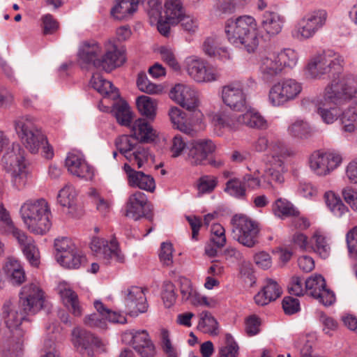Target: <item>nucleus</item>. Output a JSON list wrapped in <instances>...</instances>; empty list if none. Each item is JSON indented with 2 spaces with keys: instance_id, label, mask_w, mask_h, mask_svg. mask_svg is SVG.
I'll use <instances>...</instances> for the list:
<instances>
[{
  "instance_id": "1",
  "label": "nucleus",
  "mask_w": 357,
  "mask_h": 357,
  "mask_svg": "<svg viewBox=\"0 0 357 357\" xmlns=\"http://www.w3.org/2000/svg\"><path fill=\"white\" fill-rule=\"evenodd\" d=\"M45 301V292L38 284L31 282L23 286L16 304L10 300L6 301L2 307L5 324L13 337L5 341L2 346L1 357H22L23 323L29 321L27 316L35 314L42 310Z\"/></svg>"
},
{
  "instance_id": "2",
  "label": "nucleus",
  "mask_w": 357,
  "mask_h": 357,
  "mask_svg": "<svg viewBox=\"0 0 357 357\" xmlns=\"http://www.w3.org/2000/svg\"><path fill=\"white\" fill-rule=\"evenodd\" d=\"M225 33L230 44L248 53L255 52L259 46L258 24L251 15L227 19L225 23Z\"/></svg>"
},
{
  "instance_id": "3",
  "label": "nucleus",
  "mask_w": 357,
  "mask_h": 357,
  "mask_svg": "<svg viewBox=\"0 0 357 357\" xmlns=\"http://www.w3.org/2000/svg\"><path fill=\"white\" fill-rule=\"evenodd\" d=\"M344 57L333 50H327L313 56L305 66V73L312 79H320L328 75L331 79L328 84L336 82L335 88H340L347 75L343 73Z\"/></svg>"
},
{
  "instance_id": "4",
  "label": "nucleus",
  "mask_w": 357,
  "mask_h": 357,
  "mask_svg": "<svg viewBox=\"0 0 357 357\" xmlns=\"http://www.w3.org/2000/svg\"><path fill=\"white\" fill-rule=\"evenodd\" d=\"M20 215L27 229L33 234L44 235L52 227L50 205L44 198L26 200L20 206Z\"/></svg>"
},
{
  "instance_id": "5",
  "label": "nucleus",
  "mask_w": 357,
  "mask_h": 357,
  "mask_svg": "<svg viewBox=\"0 0 357 357\" xmlns=\"http://www.w3.org/2000/svg\"><path fill=\"white\" fill-rule=\"evenodd\" d=\"M328 17V12L323 8L305 12L296 21L291 31V36L299 42L314 38L326 25Z\"/></svg>"
},
{
  "instance_id": "6",
  "label": "nucleus",
  "mask_w": 357,
  "mask_h": 357,
  "mask_svg": "<svg viewBox=\"0 0 357 357\" xmlns=\"http://www.w3.org/2000/svg\"><path fill=\"white\" fill-rule=\"evenodd\" d=\"M336 82L328 84L324 91L321 98L317 99L315 102L317 113L321 121L328 125L333 124L342 114L339 105L344 101L349 100L344 94V89L336 87Z\"/></svg>"
},
{
  "instance_id": "7",
  "label": "nucleus",
  "mask_w": 357,
  "mask_h": 357,
  "mask_svg": "<svg viewBox=\"0 0 357 357\" xmlns=\"http://www.w3.org/2000/svg\"><path fill=\"white\" fill-rule=\"evenodd\" d=\"M216 124L230 130H235L238 125H245L250 128L266 130L269 125L267 120L255 108H249L241 115L236 116L219 113L214 117Z\"/></svg>"
},
{
  "instance_id": "8",
  "label": "nucleus",
  "mask_w": 357,
  "mask_h": 357,
  "mask_svg": "<svg viewBox=\"0 0 357 357\" xmlns=\"http://www.w3.org/2000/svg\"><path fill=\"white\" fill-rule=\"evenodd\" d=\"M2 165L11 176L13 186L20 190L26 183V172L24 151L17 144L3 156Z\"/></svg>"
},
{
  "instance_id": "9",
  "label": "nucleus",
  "mask_w": 357,
  "mask_h": 357,
  "mask_svg": "<svg viewBox=\"0 0 357 357\" xmlns=\"http://www.w3.org/2000/svg\"><path fill=\"white\" fill-rule=\"evenodd\" d=\"M303 90L301 82L293 78H283L274 83L268 93V102L274 107L286 106L296 100Z\"/></svg>"
},
{
  "instance_id": "10",
  "label": "nucleus",
  "mask_w": 357,
  "mask_h": 357,
  "mask_svg": "<svg viewBox=\"0 0 357 357\" xmlns=\"http://www.w3.org/2000/svg\"><path fill=\"white\" fill-rule=\"evenodd\" d=\"M0 234L12 236L17 241L24 256L31 266H37L39 264V251L33 239L23 230L18 228L12 218L0 222Z\"/></svg>"
},
{
  "instance_id": "11",
  "label": "nucleus",
  "mask_w": 357,
  "mask_h": 357,
  "mask_svg": "<svg viewBox=\"0 0 357 357\" xmlns=\"http://www.w3.org/2000/svg\"><path fill=\"white\" fill-rule=\"evenodd\" d=\"M15 129L25 148L31 153L38 152L46 142V137L29 116H20L14 121Z\"/></svg>"
},
{
  "instance_id": "12",
  "label": "nucleus",
  "mask_w": 357,
  "mask_h": 357,
  "mask_svg": "<svg viewBox=\"0 0 357 357\" xmlns=\"http://www.w3.org/2000/svg\"><path fill=\"white\" fill-rule=\"evenodd\" d=\"M234 238L248 248H252L257 243L259 232L258 223L243 214H236L231 220Z\"/></svg>"
},
{
  "instance_id": "13",
  "label": "nucleus",
  "mask_w": 357,
  "mask_h": 357,
  "mask_svg": "<svg viewBox=\"0 0 357 357\" xmlns=\"http://www.w3.org/2000/svg\"><path fill=\"white\" fill-rule=\"evenodd\" d=\"M343 161L342 155L334 150H317L309 156L311 171L319 176H326L336 169Z\"/></svg>"
},
{
  "instance_id": "14",
  "label": "nucleus",
  "mask_w": 357,
  "mask_h": 357,
  "mask_svg": "<svg viewBox=\"0 0 357 357\" xmlns=\"http://www.w3.org/2000/svg\"><path fill=\"white\" fill-rule=\"evenodd\" d=\"M90 248L96 257L102 259L105 264L123 263L125 260L124 255L120 250L115 238L108 241L99 237H93Z\"/></svg>"
},
{
  "instance_id": "15",
  "label": "nucleus",
  "mask_w": 357,
  "mask_h": 357,
  "mask_svg": "<svg viewBox=\"0 0 357 357\" xmlns=\"http://www.w3.org/2000/svg\"><path fill=\"white\" fill-rule=\"evenodd\" d=\"M93 305L98 314L93 313L85 318L84 323L86 326L104 330L107 328V321L116 324L126 322V318L123 314L112 311L100 301H95Z\"/></svg>"
},
{
  "instance_id": "16",
  "label": "nucleus",
  "mask_w": 357,
  "mask_h": 357,
  "mask_svg": "<svg viewBox=\"0 0 357 357\" xmlns=\"http://www.w3.org/2000/svg\"><path fill=\"white\" fill-rule=\"evenodd\" d=\"M72 342L75 347L80 351H86L88 356L93 355L92 347H95L99 354L107 352V342L103 341L92 333L79 328H75L73 330Z\"/></svg>"
},
{
  "instance_id": "17",
  "label": "nucleus",
  "mask_w": 357,
  "mask_h": 357,
  "mask_svg": "<svg viewBox=\"0 0 357 357\" xmlns=\"http://www.w3.org/2000/svg\"><path fill=\"white\" fill-rule=\"evenodd\" d=\"M223 103L234 111L246 109V95L240 82H234L223 86L220 92Z\"/></svg>"
},
{
  "instance_id": "18",
  "label": "nucleus",
  "mask_w": 357,
  "mask_h": 357,
  "mask_svg": "<svg viewBox=\"0 0 357 357\" xmlns=\"http://www.w3.org/2000/svg\"><path fill=\"white\" fill-rule=\"evenodd\" d=\"M68 171L73 175L86 181H91L95 176V169L85 160L82 152H69L65 160Z\"/></svg>"
},
{
  "instance_id": "19",
  "label": "nucleus",
  "mask_w": 357,
  "mask_h": 357,
  "mask_svg": "<svg viewBox=\"0 0 357 357\" xmlns=\"http://www.w3.org/2000/svg\"><path fill=\"white\" fill-rule=\"evenodd\" d=\"M125 50L118 47L111 41L104 45L102 55L100 61H96L97 68L106 72H111L114 69L121 66L126 62Z\"/></svg>"
},
{
  "instance_id": "20",
  "label": "nucleus",
  "mask_w": 357,
  "mask_h": 357,
  "mask_svg": "<svg viewBox=\"0 0 357 357\" xmlns=\"http://www.w3.org/2000/svg\"><path fill=\"white\" fill-rule=\"evenodd\" d=\"M169 96L175 102L189 111L195 110L199 104L198 92L189 85L176 84L170 91Z\"/></svg>"
},
{
  "instance_id": "21",
  "label": "nucleus",
  "mask_w": 357,
  "mask_h": 357,
  "mask_svg": "<svg viewBox=\"0 0 357 357\" xmlns=\"http://www.w3.org/2000/svg\"><path fill=\"white\" fill-rule=\"evenodd\" d=\"M124 304L131 316H137L147 311L148 304L142 288L131 286L122 291Z\"/></svg>"
},
{
  "instance_id": "22",
  "label": "nucleus",
  "mask_w": 357,
  "mask_h": 357,
  "mask_svg": "<svg viewBox=\"0 0 357 357\" xmlns=\"http://www.w3.org/2000/svg\"><path fill=\"white\" fill-rule=\"evenodd\" d=\"M215 149V143L210 139L192 140L188 144L187 160L193 165H203Z\"/></svg>"
},
{
  "instance_id": "23",
  "label": "nucleus",
  "mask_w": 357,
  "mask_h": 357,
  "mask_svg": "<svg viewBox=\"0 0 357 357\" xmlns=\"http://www.w3.org/2000/svg\"><path fill=\"white\" fill-rule=\"evenodd\" d=\"M186 70L191 78L197 82H211L218 79V74L206 66L204 60L190 56L185 60Z\"/></svg>"
},
{
  "instance_id": "24",
  "label": "nucleus",
  "mask_w": 357,
  "mask_h": 357,
  "mask_svg": "<svg viewBox=\"0 0 357 357\" xmlns=\"http://www.w3.org/2000/svg\"><path fill=\"white\" fill-rule=\"evenodd\" d=\"M122 338L123 341L131 343L135 350L142 357L154 356L155 347L146 331H128L123 334Z\"/></svg>"
},
{
  "instance_id": "25",
  "label": "nucleus",
  "mask_w": 357,
  "mask_h": 357,
  "mask_svg": "<svg viewBox=\"0 0 357 357\" xmlns=\"http://www.w3.org/2000/svg\"><path fill=\"white\" fill-rule=\"evenodd\" d=\"M149 211L148 198L140 191L131 194L126 202V215L134 220L146 217Z\"/></svg>"
},
{
  "instance_id": "26",
  "label": "nucleus",
  "mask_w": 357,
  "mask_h": 357,
  "mask_svg": "<svg viewBox=\"0 0 357 357\" xmlns=\"http://www.w3.org/2000/svg\"><path fill=\"white\" fill-rule=\"evenodd\" d=\"M284 151L281 150L280 153H273V156L269 161L268 167L265 169L263 178L269 184L272 183H282L284 181V173L287 171L282 156Z\"/></svg>"
},
{
  "instance_id": "27",
  "label": "nucleus",
  "mask_w": 357,
  "mask_h": 357,
  "mask_svg": "<svg viewBox=\"0 0 357 357\" xmlns=\"http://www.w3.org/2000/svg\"><path fill=\"white\" fill-rule=\"evenodd\" d=\"M128 177V184L131 187L138 188L147 192H153L155 189L154 178L142 171H136L128 164L123 166Z\"/></svg>"
},
{
  "instance_id": "28",
  "label": "nucleus",
  "mask_w": 357,
  "mask_h": 357,
  "mask_svg": "<svg viewBox=\"0 0 357 357\" xmlns=\"http://www.w3.org/2000/svg\"><path fill=\"white\" fill-rule=\"evenodd\" d=\"M275 52L263 56L259 61V73L261 79L268 82L282 73Z\"/></svg>"
},
{
  "instance_id": "29",
  "label": "nucleus",
  "mask_w": 357,
  "mask_h": 357,
  "mask_svg": "<svg viewBox=\"0 0 357 357\" xmlns=\"http://www.w3.org/2000/svg\"><path fill=\"white\" fill-rule=\"evenodd\" d=\"M285 23V17L277 12L265 11L260 20V26L269 36L279 34Z\"/></svg>"
},
{
  "instance_id": "30",
  "label": "nucleus",
  "mask_w": 357,
  "mask_h": 357,
  "mask_svg": "<svg viewBox=\"0 0 357 357\" xmlns=\"http://www.w3.org/2000/svg\"><path fill=\"white\" fill-rule=\"evenodd\" d=\"M103 50L104 48L97 42H84L79 49V60L83 63L91 64L97 68L96 61H100Z\"/></svg>"
},
{
  "instance_id": "31",
  "label": "nucleus",
  "mask_w": 357,
  "mask_h": 357,
  "mask_svg": "<svg viewBox=\"0 0 357 357\" xmlns=\"http://www.w3.org/2000/svg\"><path fill=\"white\" fill-rule=\"evenodd\" d=\"M169 116L175 128L189 135L192 136L195 135V121L191 115H188L181 109L174 107L169 109Z\"/></svg>"
},
{
  "instance_id": "32",
  "label": "nucleus",
  "mask_w": 357,
  "mask_h": 357,
  "mask_svg": "<svg viewBox=\"0 0 357 357\" xmlns=\"http://www.w3.org/2000/svg\"><path fill=\"white\" fill-rule=\"evenodd\" d=\"M282 293L279 283L273 279H267L262 289L255 296L257 305L264 306L278 298Z\"/></svg>"
},
{
  "instance_id": "33",
  "label": "nucleus",
  "mask_w": 357,
  "mask_h": 357,
  "mask_svg": "<svg viewBox=\"0 0 357 357\" xmlns=\"http://www.w3.org/2000/svg\"><path fill=\"white\" fill-rule=\"evenodd\" d=\"M57 291L63 305L75 316H80L82 309L79 305L77 294L73 290L70 285L66 282H60L57 287Z\"/></svg>"
},
{
  "instance_id": "34",
  "label": "nucleus",
  "mask_w": 357,
  "mask_h": 357,
  "mask_svg": "<svg viewBox=\"0 0 357 357\" xmlns=\"http://www.w3.org/2000/svg\"><path fill=\"white\" fill-rule=\"evenodd\" d=\"M204 52L211 58L226 61L231 59L229 50L226 47H222L218 44L217 39L214 37H208L202 45Z\"/></svg>"
},
{
  "instance_id": "35",
  "label": "nucleus",
  "mask_w": 357,
  "mask_h": 357,
  "mask_svg": "<svg viewBox=\"0 0 357 357\" xmlns=\"http://www.w3.org/2000/svg\"><path fill=\"white\" fill-rule=\"evenodd\" d=\"M138 3V0H116L111 15L118 20H128L137 11Z\"/></svg>"
},
{
  "instance_id": "36",
  "label": "nucleus",
  "mask_w": 357,
  "mask_h": 357,
  "mask_svg": "<svg viewBox=\"0 0 357 357\" xmlns=\"http://www.w3.org/2000/svg\"><path fill=\"white\" fill-rule=\"evenodd\" d=\"M4 273L13 284L20 285L26 279L24 268L20 261L8 258L3 266Z\"/></svg>"
},
{
  "instance_id": "37",
  "label": "nucleus",
  "mask_w": 357,
  "mask_h": 357,
  "mask_svg": "<svg viewBox=\"0 0 357 357\" xmlns=\"http://www.w3.org/2000/svg\"><path fill=\"white\" fill-rule=\"evenodd\" d=\"M90 84L96 91L105 97L115 100L120 96L118 89L113 86L112 83L104 79L98 73L93 75L90 80Z\"/></svg>"
},
{
  "instance_id": "38",
  "label": "nucleus",
  "mask_w": 357,
  "mask_h": 357,
  "mask_svg": "<svg viewBox=\"0 0 357 357\" xmlns=\"http://www.w3.org/2000/svg\"><path fill=\"white\" fill-rule=\"evenodd\" d=\"M132 136L143 142H150L155 139L156 136L155 130L143 119H137L131 126Z\"/></svg>"
},
{
  "instance_id": "39",
  "label": "nucleus",
  "mask_w": 357,
  "mask_h": 357,
  "mask_svg": "<svg viewBox=\"0 0 357 357\" xmlns=\"http://www.w3.org/2000/svg\"><path fill=\"white\" fill-rule=\"evenodd\" d=\"M310 250L314 251L322 259L328 257L331 254V245L322 231L317 230L311 236Z\"/></svg>"
},
{
  "instance_id": "40",
  "label": "nucleus",
  "mask_w": 357,
  "mask_h": 357,
  "mask_svg": "<svg viewBox=\"0 0 357 357\" xmlns=\"http://www.w3.org/2000/svg\"><path fill=\"white\" fill-rule=\"evenodd\" d=\"M56 261L67 268L77 269L86 262V256L77 247L65 255H56Z\"/></svg>"
},
{
  "instance_id": "41",
  "label": "nucleus",
  "mask_w": 357,
  "mask_h": 357,
  "mask_svg": "<svg viewBox=\"0 0 357 357\" xmlns=\"http://www.w3.org/2000/svg\"><path fill=\"white\" fill-rule=\"evenodd\" d=\"M272 211L275 216L281 219L296 217L300 214L298 208L284 198L277 199L272 204Z\"/></svg>"
},
{
  "instance_id": "42",
  "label": "nucleus",
  "mask_w": 357,
  "mask_h": 357,
  "mask_svg": "<svg viewBox=\"0 0 357 357\" xmlns=\"http://www.w3.org/2000/svg\"><path fill=\"white\" fill-rule=\"evenodd\" d=\"M165 8V19L172 24H177L185 15L181 0H167Z\"/></svg>"
},
{
  "instance_id": "43",
  "label": "nucleus",
  "mask_w": 357,
  "mask_h": 357,
  "mask_svg": "<svg viewBox=\"0 0 357 357\" xmlns=\"http://www.w3.org/2000/svg\"><path fill=\"white\" fill-rule=\"evenodd\" d=\"M324 199L327 207L335 217L342 218L349 213L348 207L342 202L340 197L333 192H326L324 195Z\"/></svg>"
},
{
  "instance_id": "44",
  "label": "nucleus",
  "mask_w": 357,
  "mask_h": 357,
  "mask_svg": "<svg viewBox=\"0 0 357 357\" xmlns=\"http://www.w3.org/2000/svg\"><path fill=\"white\" fill-rule=\"evenodd\" d=\"M252 149L257 152H264L268 151L271 154L272 157L273 153H280L281 150L284 151L283 145L280 142H270L267 136L261 135L258 138L253 142Z\"/></svg>"
},
{
  "instance_id": "45",
  "label": "nucleus",
  "mask_w": 357,
  "mask_h": 357,
  "mask_svg": "<svg viewBox=\"0 0 357 357\" xmlns=\"http://www.w3.org/2000/svg\"><path fill=\"white\" fill-rule=\"evenodd\" d=\"M282 71L284 69H293L298 63L299 59L298 53L292 48H284L278 52H275Z\"/></svg>"
},
{
  "instance_id": "46",
  "label": "nucleus",
  "mask_w": 357,
  "mask_h": 357,
  "mask_svg": "<svg viewBox=\"0 0 357 357\" xmlns=\"http://www.w3.org/2000/svg\"><path fill=\"white\" fill-rule=\"evenodd\" d=\"M112 112L117 122L123 126L130 127L132 119V112L126 102H116L113 105Z\"/></svg>"
},
{
  "instance_id": "47",
  "label": "nucleus",
  "mask_w": 357,
  "mask_h": 357,
  "mask_svg": "<svg viewBox=\"0 0 357 357\" xmlns=\"http://www.w3.org/2000/svg\"><path fill=\"white\" fill-rule=\"evenodd\" d=\"M136 104L139 112L142 116H146L150 120L154 119L157 107L155 100L146 96H142L137 98Z\"/></svg>"
},
{
  "instance_id": "48",
  "label": "nucleus",
  "mask_w": 357,
  "mask_h": 357,
  "mask_svg": "<svg viewBox=\"0 0 357 357\" xmlns=\"http://www.w3.org/2000/svg\"><path fill=\"white\" fill-rule=\"evenodd\" d=\"M288 134L297 139H307L312 135V130L309 123L303 120H296L287 128Z\"/></svg>"
},
{
  "instance_id": "49",
  "label": "nucleus",
  "mask_w": 357,
  "mask_h": 357,
  "mask_svg": "<svg viewBox=\"0 0 357 357\" xmlns=\"http://www.w3.org/2000/svg\"><path fill=\"white\" fill-rule=\"evenodd\" d=\"M225 192L237 199H244L246 189L243 178H231L226 183Z\"/></svg>"
},
{
  "instance_id": "50",
  "label": "nucleus",
  "mask_w": 357,
  "mask_h": 357,
  "mask_svg": "<svg viewBox=\"0 0 357 357\" xmlns=\"http://www.w3.org/2000/svg\"><path fill=\"white\" fill-rule=\"evenodd\" d=\"M197 328L204 333L218 334V322L208 312H202L197 325Z\"/></svg>"
},
{
  "instance_id": "51",
  "label": "nucleus",
  "mask_w": 357,
  "mask_h": 357,
  "mask_svg": "<svg viewBox=\"0 0 357 357\" xmlns=\"http://www.w3.org/2000/svg\"><path fill=\"white\" fill-rule=\"evenodd\" d=\"M76 197L75 188L67 184L59 192L57 199L61 206L70 208L75 204Z\"/></svg>"
},
{
  "instance_id": "52",
  "label": "nucleus",
  "mask_w": 357,
  "mask_h": 357,
  "mask_svg": "<svg viewBox=\"0 0 357 357\" xmlns=\"http://www.w3.org/2000/svg\"><path fill=\"white\" fill-rule=\"evenodd\" d=\"M149 157L151 154L149 149L137 144L127 160L132 165L136 164L137 168H141L148 161Z\"/></svg>"
},
{
  "instance_id": "53",
  "label": "nucleus",
  "mask_w": 357,
  "mask_h": 357,
  "mask_svg": "<svg viewBox=\"0 0 357 357\" xmlns=\"http://www.w3.org/2000/svg\"><path fill=\"white\" fill-rule=\"evenodd\" d=\"M137 142L132 135H122L116 139L115 144L118 151L128 159Z\"/></svg>"
},
{
  "instance_id": "54",
  "label": "nucleus",
  "mask_w": 357,
  "mask_h": 357,
  "mask_svg": "<svg viewBox=\"0 0 357 357\" xmlns=\"http://www.w3.org/2000/svg\"><path fill=\"white\" fill-rule=\"evenodd\" d=\"M218 178L213 175H203L197 181V188L199 195L211 193L217 187Z\"/></svg>"
},
{
  "instance_id": "55",
  "label": "nucleus",
  "mask_w": 357,
  "mask_h": 357,
  "mask_svg": "<svg viewBox=\"0 0 357 357\" xmlns=\"http://www.w3.org/2000/svg\"><path fill=\"white\" fill-rule=\"evenodd\" d=\"M306 291L313 298L326 286L324 278L321 275H315L309 278L305 282Z\"/></svg>"
},
{
  "instance_id": "56",
  "label": "nucleus",
  "mask_w": 357,
  "mask_h": 357,
  "mask_svg": "<svg viewBox=\"0 0 357 357\" xmlns=\"http://www.w3.org/2000/svg\"><path fill=\"white\" fill-rule=\"evenodd\" d=\"M342 87L349 101L357 105V77L348 74Z\"/></svg>"
},
{
  "instance_id": "57",
  "label": "nucleus",
  "mask_w": 357,
  "mask_h": 357,
  "mask_svg": "<svg viewBox=\"0 0 357 357\" xmlns=\"http://www.w3.org/2000/svg\"><path fill=\"white\" fill-rule=\"evenodd\" d=\"M162 60L174 70H179L181 66L176 59L175 51L169 46H162L159 48Z\"/></svg>"
},
{
  "instance_id": "58",
  "label": "nucleus",
  "mask_w": 357,
  "mask_h": 357,
  "mask_svg": "<svg viewBox=\"0 0 357 357\" xmlns=\"http://www.w3.org/2000/svg\"><path fill=\"white\" fill-rule=\"evenodd\" d=\"M137 85L141 91L146 93L157 94L162 91V87L160 85L151 82L144 74L138 75Z\"/></svg>"
},
{
  "instance_id": "59",
  "label": "nucleus",
  "mask_w": 357,
  "mask_h": 357,
  "mask_svg": "<svg viewBox=\"0 0 357 357\" xmlns=\"http://www.w3.org/2000/svg\"><path fill=\"white\" fill-rule=\"evenodd\" d=\"M211 243L218 247H224L226 244L225 228L220 224H213L211 229Z\"/></svg>"
},
{
  "instance_id": "60",
  "label": "nucleus",
  "mask_w": 357,
  "mask_h": 357,
  "mask_svg": "<svg viewBox=\"0 0 357 357\" xmlns=\"http://www.w3.org/2000/svg\"><path fill=\"white\" fill-rule=\"evenodd\" d=\"M186 149H188L187 142L181 135H176L172 138L169 148L172 157L180 156Z\"/></svg>"
},
{
  "instance_id": "61",
  "label": "nucleus",
  "mask_w": 357,
  "mask_h": 357,
  "mask_svg": "<svg viewBox=\"0 0 357 357\" xmlns=\"http://www.w3.org/2000/svg\"><path fill=\"white\" fill-rule=\"evenodd\" d=\"M175 287L171 282H165L163 284L162 298L165 307H170L176 301Z\"/></svg>"
},
{
  "instance_id": "62",
  "label": "nucleus",
  "mask_w": 357,
  "mask_h": 357,
  "mask_svg": "<svg viewBox=\"0 0 357 357\" xmlns=\"http://www.w3.org/2000/svg\"><path fill=\"white\" fill-rule=\"evenodd\" d=\"M76 245L72 241L66 237L56 238L54 241V248L56 251V255H65L69 252H73Z\"/></svg>"
},
{
  "instance_id": "63",
  "label": "nucleus",
  "mask_w": 357,
  "mask_h": 357,
  "mask_svg": "<svg viewBox=\"0 0 357 357\" xmlns=\"http://www.w3.org/2000/svg\"><path fill=\"white\" fill-rule=\"evenodd\" d=\"M227 345L220 350V357H237L238 346L229 334L226 335Z\"/></svg>"
},
{
  "instance_id": "64",
  "label": "nucleus",
  "mask_w": 357,
  "mask_h": 357,
  "mask_svg": "<svg viewBox=\"0 0 357 357\" xmlns=\"http://www.w3.org/2000/svg\"><path fill=\"white\" fill-rule=\"evenodd\" d=\"M346 241L349 254L357 259V226L347 232Z\"/></svg>"
}]
</instances>
